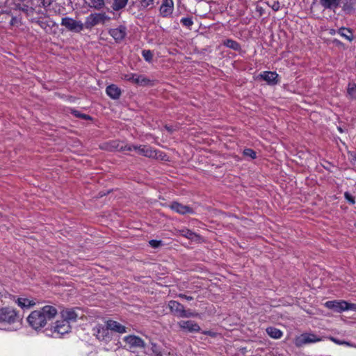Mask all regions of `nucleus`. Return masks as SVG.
<instances>
[{
	"mask_svg": "<svg viewBox=\"0 0 356 356\" xmlns=\"http://www.w3.org/2000/svg\"><path fill=\"white\" fill-rule=\"evenodd\" d=\"M106 95L113 99H118L122 94L121 89L115 84H111L106 88Z\"/></svg>",
	"mask_w": 356,
	"mask_h": 356,
	"instance_id": "19",
	"label": "nucleus"
},
{
	"mask_svg": "<svg viewBox=\"0 0 356 356\" xmlns=\"http://www.w3.org/2000/svg\"><path fill=\"white\" fill-rule=\"evenodd\" d=\"M109 330H110L108 328L107 325L106 327L99 325L94 329V334L99 341L108 342L111 340V336Z\"/></svg>",
	"mask_w": 356,
	"mask_h": 356,
	"instance_id": "11",
	"label": "nucleus"
},
{
	"mask_svg": "<svg viewBox=\"0 0 356 356\" xmlns=\"http://www.w3.org/2000/svg\"><path fill=\"white\" fill-rule=\"evenodd\" d=\"M54 332H56L60 335H63L65 333L70 332L71 326L70 323L65 321L64 320H59L55 323V325L53 326Z\"/></svg>",
	"mask_w": 356,
	"mask_h": 356,
	"instance_id": "15",
	"label": "nucleus"
},
{
	"mask_svg": "<svg viewBox=\"0 0 356 356\" xmlns=\"http://www.w3.org/2000/svg\"><path fill=\"white\" fill-rule=\"evenodd\" d=\"M180 234L183 236H185L186 238L188 239H194L197 236L193 232H191L189 229H182L179 231Z\"/></svg>",
	"mask_w": 356,
	"mask_h": 356,
	"instance_id": "33",
	"label": "nucleus"
},
{
	"mask_svg": "<svg viewBox=\"0 0 356 356\" xmlns=\"http://www.w3.org/2000/svg\"><path fill=\"white\" fill-rule=\"evenodd\" d=\"M319 3L324 10L329 9L334 10L340 6V0H319Z\"/></svg>",
	"mask_w": 356,
	"mask_h": 356,
	"instance_id": "22",
	"label": "nucleus"
},
{
	"mask_svg": "<svg viewBox=\"0 0 356 356\" xmlns=\"http://www.w3.org/2000/svg\"><path fill=\"white\" fill-rule=\"evenodd\" d=\"M268 5L274 10V11H278L281 8V4L279 1H273L272 3L270 4L269 2L268 3Z\"/></svg>",
	"mask_w": 356,
	"mask_h": 356,
	"instance_id": "40",
	"label": "nucleus"
},
{
	"mask_svg": "<svg viewBox=\"0 0 356 356\" xmlns=\"http://www.w3.org/2000/svg\"><path fill=\"white\" fill-rule=\"evenodd\" d=\"M174 11L173 0H162L159 8V15L164 18H169Z\"/></svg>",
	"mask_w": 356,
	"mask_h": 356,
	"instance_id": "10",
	"label": "nucleus"
},
{
	"mask_svg": "<svg viewBox=\"0 0 356 356\" xmlns=\"http://www.w3.org/2000/svg\"><path fill=\"white\" fill-rule=\"evenodd\" d=\"M60 25L64 26L67 31L79 33L84 29V24L81 21H77L70 17H64L61 19Z\"/></svg>",
	"mask_w": 356,
	"mask_h": 356,
	"instance_id": "6",
	"label": "nucleus"
},
{
	"mask_svg": "<svg viewBox=\"0 0 356 356\" xmlns=\"http://www.w3.org/2000/svg\"><path fill=\"white\" fill-rule=\"evenodd\" d=\"M168 305L173 314L181 318L194 317L197 315V314L191 312L190 309L186 310L183 305L175 300L169 301Z\"/></svg>",
	"mask_w": 356,
	"mask_h": 356,
	"instance_id": "4",
	"label": "nucleus"
},
{
	"mask_svg": "<svg viewBox=\"0 0 356 356\" xmlns=\"http://www.w3.org/2000/svg\"><path fill=\"white\" fill-rule=\"evenodd\" d=\"M26 16L32 23L38 24L46 33H49L56 23L51 19H45L47 13L41 10L37 11L35 8L26 9Z\"/></svg>",
	"mask_w": 356,
	"mask_h": 356,
	"instance_id": "2",
	"label": "nucleus"
},
{
	"mask_svg": "<svg viewBox=\"0 0 356 356\" xmlns=\"http://www.w3.org/2000/svg\"><path fill=\"white\" fill-rule=\"evenodd\" d=\"M180 22L183 26H185L189 29H191V26L193 25L192 17H182L180 20Z\"/></svg>",
	"mask_w": 356,
	"mask_h": 356,
	"instance_id": "31",
	"label": "nucleus"
},
{
	"mask_svg": "<svg viewBox=\"0 0 356 356\" xmlns=\"http://www.w3.org/2000/svg\"><path fill=\"white\" fill-rule=\"evenodd\" d=\"M155 0H139L140 6L143 8H152Z\"/></svg>",
	"mask_w": 356,
	"mask_h": 356,
	"instance_id": "39",
	"label": "nucleus"
},
{
	"mask_svg": "<svg viewBox=\"0 0 356 356\" xmlns=\"http://www.w3.org/2000/svg\"><path fill=\"white\" fill-rule=\"evenodd\" d=\"M102 14H90L86 17L85 25L87 29L95 26L103 20Z\"/></svg>",
	"mask_w": 356,
	"mask_h": 356,
	"instance_id": "17",
	"label": "nucleus"
},
{
	"mask_svg": "<svg viewBox=\"0 0 356 356\" xmlns=\"http://www.w3.org/2000/svg\"><path fill=\"white\" fill-rule=\"evenodd\" d=\"M142 56L147 62H151L153 58V54L149 49H144L142 51Z\"/></svg>",
	"mask_w": 356,
	"mask_h": 356,
	"instance_id": "36",
	"label": "nucleus"
},
{
	"mask_svg": "<svg viewBox=\"0 0 356 356\" xmlns=\"http://www.w3.org/2000/svg\"><path fill=\"white\" fill-rule=\"evenodd\" d=\"M124 341L128 343L130 348H143L145 343L139 337L135 335H129L124 337Z\"/></svg>",
	"mask_w": 356,
	"mask_h": 356,
	"instance_id": "16",
	"label": "nucleus"
},
{
	"mask_svg": "<svg viewBox=\"0 0 356 356\" xmlns=\"http://www.w3.org/2000/svg\"><path fill=\"white\" fill-rule=\"evenodd\" d=\"M179 325L183 330L191 332H198L200 330V327L198 324L193 321H182L179 323Z\"/></svg>",
	"mask_w": 356,
	"mask_h": 356,
	"instance_id": "18",
	"label": "nucleus"
},
{
	"mask_svg": "<svg viewBox=\"0 0 356 356\" xmlns=\"http://www.w3.org/2000/svg\"><path fill=\"white\" fill-rule=\"evenodd\" d=\"M152 350L153 352L156 354V356H161L162 354L161 353V351H159V350H157V347L156 345H153L152 346Z\"/></svg>",
	"mask_w": 356,
	"mask_h": 356,
	"instance_id": "45",
	"label": "nucleus"
},
{
	"mask_svg": "<svg viewBox=\"0 0 356 356\" xmlns=\"http://www.w3.org/2000/svg\"><path fill=\"white\" fill-rule=\"evenodd\" d=\"M72 114H73L74 116L81 118V119L87 120H92V118L90 115L85 114V113H81V112H79V111H76V110H72Z\"/></svg>",
	"mask_w": 356,
	"mask_h": 356,
	"instance_id": "32",
	"label": "nucleus"
},
{
	"mask_svg": "<svg viewBox=\"0 0 356 356\" xmlns=\"http://www.w3.org/2000/svg\"><path fill=\"white\" fill-rule=\"evenodd\" d=\"M109 35L118 43L122 42L127 35V28L120 25L117 28L111 29L108 31Z\"/></svg>",
	"mask_w": 356,
	"mask_h": 356,
	"instance_id": "12",
	"label": "nucleus"
},
{
	"mask_svg": "<svg viewBox=\"0 0 356 356\" xmlns=\"http://www.w3.org/2000/svg\"><path fill=\"white\" fill-rule=\"evenodd\" d=\"M337 33L349 42H352L354 40L353 32L349 28L341 27L338 30Z\"/></svg>",
	"mask_w": 356,
	"mask_h": 356,
	"instance_id": "24",
	"label": "nucleus"
},
{
	"mask_svg": "<svg viewBox=\"0 0 356 356\" xmlns=\"http://www.w3.org/2000/svg\"><path fill=\"white\" fill-rule=\"evenodd\" d=\"M325 305L328 309L337 313L356 309L355 304L348 303L345 300H330L326 302Z\"/></svg>",
	"mask_w": 356,
	"mask_h": 356,
	"instance_id": "7",
	"label": "nucleus"
},
{
	"mask_svg": "<svg viewBox=\"0 0 356 356\" xmlns=\"http://www.w3.org/2000/svg\"><path fill=\"white\" fill-rule=\"evenodd\" d=\"M165 129L168 131H172V129L170 127H168L167 125L165 127Z\"/></svg>",
	"mask_w": 356,
	"mask_h": 356,
	"instance_id": "47",
	"label": "nucleus"
},
{
	"mask_svg": "<svg viewBox=\"0 0 356 356\" xmlns=\"http://www.w3.org/2000/svg\"><path fill=\"white\" fill-rule=\"evenodd\" d=\"M58 314L56 308L46 305L40 309L33 311L27 317L29 325L35 330H40L49 321H52Z\"/></svg>",
	"mask_w": 356,
	"mask_h": 356,
	"instance_id": "1",
	"label": "nucleus"
},
{
	"mask_svg": "<svg viewBox=\"0 0 356 356\" xmlns=\"http://www.w3.org/2000/svg\"><path fill=\"white\" fill-rule=\"evenodd\" d=\"M223 44L234 51H240L241 49L240 44L232 39H226L223 41Z\"/></svg>",
	"mask_w": 356,
	"mask_h": 356,
	"instance_id": "26",
	"label": "nucleus"
},
{
	"mask_svg": "<svg viewBox=\"0 0 356 356\" xmlns=\"http://www.w3.org/2000/svg\"><path fill=\"white\" fill-rule=\"evenodd\" d=\"M128 0H108V5L115 11H119L124 8Z\"/></svg>",
	"mask_w": 356,
	"mask_h": 356,
	"instance_id": "23",
	"label": "nucleus"
},
{
	"mask_svg": "<svg viewBox=\"0 0 356 356\" xmlns=\"http://www.w3.org/2000/svg\"><path fill=\"white\" fill-rule=\"evenodd\" d=\"M9 24L10 26L18 27L19 26L21 25V22L17 17L12 16V17L10 20Z\"/></svg>",
	"mask_w": 356,
	"mask_h": 356,
	"instance_id": "41",
	"label": "nucleus"
},
{
	"mask_svg": "<svg viewBox=\"0 0 356 356\" xmlns=\"http://www.w3.org/2000/svg\"><path fill=\"white\" fill-rule=\"evenodd\" d=\"M149 243L153 248H157L163 245V242L161 241L157 240H151L149 241Z\"/></svg>",
	"mask_w": 356,
	"mask_h": 356,
	"instance_id": "42",
	"label": "nucleus"
},
{
	"mask_svg": "<svg viewBox=\"0 0 356 356\" xmlns=\"http://www.w3.org/2000/svg\"><path fill=\"white\" fill-rule=\"evenodd\" d=\"M106 325L110 330L121 334L127 332V328L125 326L121 325L117 321L108 320L106 321Z\"/></svg>",
	"mask_w": 356,
	"mask_h": 356,
	"instance_id": "21",
	"label": "nucleus"
},
{
	"mask_svg": "<svg viewBox=\"0 0 356 356\" xmlns=\"http://www.w3.org/2000/svg\"><path fill=\"white\" fill-rule=\"evenodd\" d=\"M325 337H319L312 332H305L296 337L294 343L296 347H302L304 345L319 342L323 340Z\"/></svg>",
	"mask_w": 356,
	"mask_h": 356,
	"instance_id": "5",
	"label": "nucleus"
},
{
	"mask_svg": "<svg viewBox=\"0 0 356 356\" xmlns=\"http://www.w3.org/2000/svg\"><path fill=\"white\" fill-rule=\"evenodd\" d=\"M20 320L16 311L10 307L0 309V321L8 324L14 323Z\"/></svg>",
	"mask_w": 356,
	"mask_h": 356,
	"instance_id": "8",
	"label": "nucleus"
},
{
	"mask_svg": "<svg viewBox=\"0 0 356 356\" xmlns=\"http://www.w3.org/2000/svg\"><path fill=\"white\" fill-rule=\"evenodd\" d=\"M259 76L268 85H276L279 82V75L276 72L264 71L259 74Z\"/></svg>",
	"mask_w": 356,
	"mask_h": 356,
	"instance_id": "13",
	"label": "nucleus"
},
{
	"mask_svg": "<svg viewBox=\"0 0 356 356\" xmlns=\"http://www.w3.org/2000/svg\"><path fill=\"white\" fill-rule=\"evenodd\" d=\"M17 304L22 308H29L31 306L35 305V302L33 300H30L27 298H18Z\"/></svg>",
	"mask_w": 356,
	"mask_h": 356,
	"instance_id": "30",
	"label": "nucleus"
},
{
	"mask_svg": "<svg viewBox=\"0 0 356 356\" xmlns=\"http://www.w3.org/2000/svg\"><path fill=\"white\" fill-rule=\"evenodd\" d=\"M324 338H326V337H325ZM327 339H330V341H333L334 343H335L336 344H338V345H346V346H352V344L348 342V341H343V340H339L337 338H334L333 337H327Z\"/></svg>",
	"mask_w": 356,
	"mask_h": 356,
	"instance_id": "37",
	"label": "nucleus"
},
{
	"mask_svg": "<svg viewBox=\"0 0 356 356\" xmlns=\"http://www.w3.org/2000/svg\"><path fill=\"white\" fill-rule=\"evenodd\" d=\"M347 94L350 99H356V83H349L347 87Z\"/></svg>",
	"mask_w": 356,
	"mask_h": 356,
	"instance_id": "29",
	"label": "nucleus"
},
{
	"mask_svg": "<svg viewBox=\"0 0 356 356\" xmlns=\"http://www.w3.org/2000/svg\"><path fill=\"white\" fill-rule=\"evenodd\" d=\"M356 1L346 0L342 6V10L346 14H351L355 10Z\"/></svg>",
	"mask_w": 356,
	"mask_h": 356,
	"instance_id": "25",
	"label": "nucleus"
},
{
	"mask_svg": "<svg viewBox=\"0 0 356 356\" xmlns=\"http://www.w3.org/2000/svg\"><path fill=\"white\" fill-rule=\"evenodd\" d=\"M137 152L138 154L149 159H160L161 161H166L167 155L156 149H154L149 145H140L137 147Z\"/></svg>",
	"mask_w": 356,
	"mask_h": 356,
	"instance_id": "3",
	"label": "nucleus"
},
{
	"mask_svg": "<svg viewBox=\"0 0 356 356\" xmlns=\"http://www.w3.org/2000/svg\"><path fill=\"white\" fill-rule=\"evenodd\" d=\"M169 207L173 211L182 215L194 213L193 208L191 207L184 205L176 201L171 202Z\"/></svg>",
	"mask_w": 356,
	"mask_h": 356,
	"instance_id": "14",
	"label": "nucleus"
},
{
	"mask_svg": "<svg viewBox=\"0 0 356 356\" xmlns=\"http://www.w3.org/2000/svg\"><path fill=\"white\" fill-rule=\"evenodd\" d=\"M122 79L130 81L140 86H147L152 85V81L144 75L135 73H129L123 74Z\"/></svg>",
	"mask_w": 356,
	"mask_h": 356,
	"instance_id": "9",
	"label": "nucleus"
},
{
	"mask_svg": "<svg viewBox=\"0 0 356 356\" xmlns=\"http://www.w3.org/2000/svg\"><path fill=\"white\" fill-rule=\"evenodd\" d=\"M344 198L350 205H354L356 202L355 197L348 191L344 193Z\"/></svg>",
	"mask_w": 356,
	"mask_h": 356,
	"instance_id": "34",
	"label": "nucleus"
},
{
	"mask_svg": "<svg viewBox=\"0 0 356 356\" xmlns=\"http://www.w3.org/2000/svg\"><path fill=\"white\" fill-rule=\"evenodd\" d=\"M60 314L62 319L68 323L76 322L78 318L77 313L72 309L63 310Z\"/></svg>",
	"mask_w": 356,
	"mask_h": 356,
	"instance_id": "20",
	"label": "nucleus"
},
{
	"mask_svg": "<svg viewBox=\"0 0 356 356\" xmlns=\"http://www.w3.org/2000/svg\"><path fill=\"white\" fill-rule=\"evenodd\" d=\"M245 156L250 157L252 159L257 158V153L254 150L250 148H245L243 152Z\"/></svg>",
	"mask_w": 356,
	"mask_h": 356,
	"instance_id": "38",
	"label": "nucleus"
},
{
	"mask_svg": "<svg viewBox=\"0 0 356 356\" xmlns=\"http://www.w3.org/2000/svg\"><path fill=\"white\" fill-rule=\"evenodd\" d=\"M39 6L46 8L51 5L52 0H37Z\"/></svg>",
	"mask_w": 356,
	"mask_h": 356,
	"instance_id": "43",
	"label": "nucleus"
},
{
	"mask_svg": "<svg viewBox=\"0 0 356 356\" xmlns=\"http://www.w3.org/2000/svg\"><path fill=\"white\" fill-rule=\"evenodd\" d=\"M267 334L273 339H280L282 336V332L274 327H269L266 328Z\"/></svg>",
	"mask_w": 356,
	"mask_h": 356,
	"instance_id": "27",
	"label": "nucleus"
},
{
	"mask_svg": "<svg viewBox=\"0 0 356 356\" xmlns=\"http://www.w3.org/2000/svg\"><path fill=\"white\" fill-rule=\"evenodd\" d=\"M31 8V7H30V8ZM27 8H29V6H24V7L22 8V11H23V12H24V13L26 14V9H27Z\"/></svg>",
	"mask_w": 356,
	"mask_h": 356,
	"instance_id": "46",
	"label": "nucleus"
},
{
	"mask_svg": "<svg viewBox=\"0 0 356 356\" xmlns=\"http://www.w3.org/2000/svg\"><path fill=\"white\" fill-rule=\"evenodd\" d=\"M89 5L95 9L99 10L104 7L106 4L108 5V0H88Z\"/></svg>",
	"mask_w": 356,
	"mask_h": 356,
	"instance_id": "28",
	"label": "nucleus"
},
{
	"mask_svg": "<svg viewBox=\"0 0 356 356\" xmlns=\"http://www.w3.org/2000/svg\"><path fill=\"white\" fill-rule=\"evenodd\" d=\"M138 146L137 145H118V150L120 151V152H124V151H133V150H135V151H137V147Z\"/></svg>",
	"mask_w": 356,
	"mask_h": 356,
	"instance_id": "35",
	"label": "nucleus"
},
{
	"mask_svg": "<svg viewBox=\"0 0 356 356\" xmlns=\"http://www.w3.org/2000/svg\"><path fill=\"white\" fill-rule=\"evenodd\" d=\"M177 296L179 298H180L186 299V300H188V301L193 300V297L190 296H187V295L184 294V293H179V294H178Z\"/></svg>",
	"mask_w": 356,
	"mask_h": 356,
	"instance_id": "44",
	"label": "nucleus"
}]
</instances>
